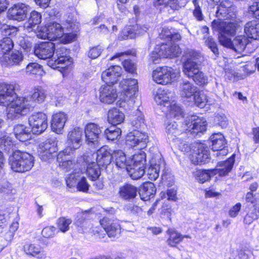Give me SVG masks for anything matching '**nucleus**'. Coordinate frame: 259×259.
Masks as SVG:
<instances>
[{"instance_id":"864d4df0","label":"nucleus","mask_w":259,"mask_h":259,"mask_svg":"<svg viewBox=\"0 0 259 259\" xmlns=\"http://www.w3.org/2000/svg\"><path fill=\"white\" fill-rule=\"evenodd\" d=\"M41 20V14L36 11H32L30 14L28 23L25 24L24 27L27 28H32L33 26L39 24Z\"/></svg>"},{"instance_id":"20e7f679","label":"nucleus","mask_w":259,"mask_h":259,"mask_svg":"<svg viewBox=\"0 0 259 259\" xmlns=\"http://www.w3.org/2000/svg\"><path fill=\"white\" fill-rule=\"evenodd\" d=\"M64 35L65 37H68L66 42L67 43L72 41L75 37L74 35L71 33L65 34L62 26L55 22H50L45 27H40L36 32V36L38 38L48 39L50 41L57 40Z\"/></svg>"},{"instance_id":"680f3d73","label":"nucleus","mask_w":259,"mask_h":259,"mask_svg":"<svg viewBox=\"0 0 259 259\" xmlns=\"http://www.w3.org/2000/svg\"><path fill=\"white\" fill-rule=\"evenodd\" d=\"M204 39L205 45L211 50L214 55H218L219 50L217 48V44L213 39L210 37H205Z\"/></svg>"},{"instance_id":"3c124183","label":"nucleus","mask_w":259,"mask_h":259,"mask_svg":"<svg viewBox=\"0 0 259 259\" xmlns=\"http://www.w3.org/2000/svg\"><path fill=\"white\" fill-rule=\"evenodd\" d=\"M120 128L113 126L110 128H106L104 131V134L108 140L114 141L118 139L121 135Z\"/></svg>"},{"instance_id":"603ef678","label":"nucleus","mask_w":259,"mask_h":259,"mask_svg":"<svg viewBox=\"0 0 259 259\" xmlns=\"http://www.w3.org/2000/svg\"><path fill=\"white\" fill-rule=\"evenodd\" d=\"M195 105L200 107L203 108L208 102V99L205 94L198 91L192 98Z\"/></svg>"},{"instance_id":"dca6fc26","label":"nucleus","mask_w":259,"mask_h":259,"mask_svg":"<svg viewBox=\"0 0 259 259\" xmlns=\"http://www.w3.org/2000/svg\"><path fill=\"white\" fill-rule=\"evenodd\" d=\"M206 121L204 118L192 115L185 121L184 130L185 133L191 132L193 135H197L206 131Z\"/></svg>"},{"instance_id":"7ed1b4c3","label":"nucleus","mask_w":259,"mask_h":259,"mask_svg":"<svg viewBox=\"0 0 259 259\" xmlns=\"http://www.w3.org/2000/svg\"><path fill=\"white\" fill-rule=\"evenodd\" d=\"M186 61L183 64V72L185 75L191 78L198 85L207 83L208 77L200 71L197 60L201 58L198 52L193 50L187 52L185 55Z\"/></svg>"},{"instance_id":"4c0bfd02","label":"nucleus","mask_w":259,"mask_h":259,"mask_svg":"<svg viewBox=\"0 0 259 259\" xmlns=\"http://www.w3.org/2000/svg\"><path fill=\"white\" fill-rule=\"evenodd\" d=\"M258 29L259 25L256 21L248 22L244 26V32L251 41L257 39L259 33Z\"/></svg>"},{"instance_id":"58836bf2","label":"nucleus","mask_w":259,"mask_h":259,"mask_svg":"<svg viewBox=\"0 0 259 259\" xmlns=\"http://www.w3.org/2000/svg\"><path fill=\"white\" fill-rule=\"evenodd\" d=\"M65 153L62 154L61 156L58 154L57 159L59 163V166L65 171H68L71 169L73 170V172L78 171L77 168L78 167V164L75 162L74 160L68 159L67 158H63V155H69Z\"/></svg>"},{"instance_id":"e2e57ef3","label":"nucleus","mask_w":259,"mask_h":259,"mask_svg":"<svg viewBox=\"0 0 259 259\" xmlns=\"http://www.w3.org/2000/svg\"><path fill=\"white\" fill-rule=\"evenodd\" d=\"M103 48L100 45L92 47L88 52V56L94 59L98 58L101 54Z\"/></svg>"},{"instance_id":"b1692460","label":"nucleus","mask_w":259,"mask_h":259,"mask_svg":"<svg viewBox=\"0 0 259 259\" xmlns=\"http://www.w3.org/2000/svg\"><path fill=\"white\" fill-rule=\"evenodd\" d=\"M100 225L109 237H116L120 233V227L117 221L105 217L100 220Z\"/></svg>"},{"instance_id":"39448f33","label":"nucleus","mask_w":259,"mask_h":259,"mask_svg":"<svg viewBox=\"0 0 259 259\" xmlns=\"http://www.w3.org/2000/svg\"><path fill=\"white\" fill-rule=\"evenodd\" d=\"M9 162L13 171L24 172L30 170L33 166L34 157L27 152L18 150L9 157Z\"/></svg>"},{"instance_id":"13d9d810","label":"nucleus","mask_w":259,"mask_h":259,"mask_svg":"<svg viewBox=\"0 0 259 259\" xmlns=\"http://www.w3.org/2000/svg\"><path fill=\"white\" fill-rule=\"evenodd\" d=\"M133 162V165H139V166L145 167L146 162V154L144 152H141L134 154L131 162Z\"/></svg>"},{"instance_id":"49530a36","label":"nucleus","mask_w":259,"mask_h":259,"mask_svg":"<svg viewBox=\"0 0 259 259\" xmlns=\"http://www.w3.org/2000/svg\"><path fill=\"white\" fill-rule=\"evenodd\" d=\"M159 36L161 39H170L171 40H180L181 35L176 32L175 29L171 28L163 27L159 34Z\"/></svg>"},{"instance_id":"6e6552de","label":"nucleus","mask_w":259,"mask_h":259,"mask_svg":"<svg viewBox=\"0 0 259 259\" xmlns=\"http://www.w3.org/2000/svg\"><path fill=\"white\" fill-rule=\"evenodd\" d=\"M178 126L175 121H168L165 123V132L170 141L174 143L181 151H186L188 148L186 142L182 139L183 137H179L183 132H185V130H184V124L180 128Z\"/></svg>"},{"instance_id":"bf43d9fd","label":"nucleus","mask_w":259,"mask_h":259,"mask_svg":"<svg viewBox=\"0 0 259 259\" xmlns=\"http://www.w3.org/2000/svg\"><path fill=\"white\" fill-rule=\"evenodd\" d=\"M79 177L80 175L78 171L73 172L66 179L67 186L69 188L76 186Z\"/></svg>"},{"instance_id":"1a4fd4ad","label":"nucleus","mask_w":259,"mask_h":259,"mask_svg":"<svg viewBox=\"0 0 259 259\" xmlns=\"http://www.w3.org/2000/svg\"><path fill=\"white\" fill-rule=\"evenodd\" d=\"M150 166L146 170L147 175L149 180L155 181L159 176L160 170L163 171L161 175V179L163 182H165L167 179V175L165 171V164L161 159V156L157 153L152 155L149 160Z\"/></svg>"},{"instance_id":"a18cd8bd","label":"nucleus","mask_w":259,"mask_h":259,"mask_svg":"<svg viewBox=\"0 0 259 259\" xmlns=\"http://www.w3.org/2000/svg\"><path fill=\"white\" fill-rule=\"evenodd\" d=\"M167 233L169 236L167 240V243L169 245L172 247L176 246L180 243L184 237H188V236H182L179 233L172 229H169Z\"/></svg>"},{"instance_id":"f257e3e1","label":"nucleus","mask_w":259,"mask_h":259,"mask_svg":"<svg viewBox=\"0 0 259 259\" xmlns=\"http://www.w3.org/2000/svg\"><path fill=\"white\" fill-rule=\"evenodd\" d=\"M20 90L17 83L0 84V105L7 107V117L13 119L28 114L32 108L30 102L25 97H17Z\"/></svg>"},{"instance_id":"0e129e2a","label":"nucleus","mask_w":259,"mask_h":259,"mask_svg":"<svg viewBox=\"0 0 259 259\" xmlns=\"http://www.w3.org/2000/svg\"><path fill=\"white\" fill-rule=\"evenodd\" d=\"M122 65L125 71L132 74L136 73V65L130 60H125L122 62Z\"/></svg>"},{"instance_id":"bb28decb","label":"nucleus","mask_w":259,"mask_h":259,"mask_svg":"<svg viewBox=\"0 0 259 259\" xmlns=\"http://www.w3.org/2000/svg\"><path fill=\"white\" fill-rule=\"evenodd\" d=\"M96 162L101 165L109 164L113 158V151L108 146H105L98 150L96 154Z\"/></svg>"},{"instance_id":"9b49d317","label":"nucleus","mask_w":259,"mask_h":259,"mask_svg":"<svg viewBox=\"0 0 259 259\" xmlns=\"http://www.w3.org/2000/svg\"><path fill=\"white\" fill-rule=\"evenodd\" d=\"M39 157L44 161H49L56 155L58 150L57 140L55 137L51 136L39 144Z\"/></svg>"},{"instance_id":"393cba45","label":"nucleus","mask_w":259,"mask_h":259,"mask_svg":"<svg viewBox=\"0 0 259 259\" xmlns=\"http://www.w3.org/2000/svg\"><path fill=\"white\" fill-rule=\"evenodd\" d=\"M212 27L213 29L219 31L220 34L233 36L236 33L235 27L231 22L214 20L212 22Z\"/></svg>"},{"instance_id":"37998d69","label":"nucleus","mask_w":259,"mask_h":259,"mask_svg":"<svg viewBox=\"0 0 259 259\" xmlns=\"http://www.w3.org/2000/svg\"><path fill=\"white\" fill-rule=\"evenodd\" d=\"M196 164L207 162L210 159V153L208 149L203 145H200L196 156Z\"/></svg>"},{"instance_id":"473e14b6","label":"nucleus","mask_w":259,"mask_h":259,"mask_svg":"<svg viewBox=\"0 0 259 259\" xmlns=\"http://www.w3.org/2000/svg\"><path fill=\"white\" fill-rule=\"evenodd\" d=\"M118 193L121 198L128 200L136 197L137 189L133 185L125 184L119 188Z\"/></svg>"},{"instance_id":"09e8293b","label":"nucleus","mask_w":259,"mask_h":259,"mask_svg":"<svg viewBox=\"0 0 259 259\" xmlns=\"http://www.w3.org/2000/svg\"><path fill=\"white\" fill-rule=\"evenodd\" d=\"M210 170L211 169H197L194 172V176L198 182L204 183L209 180L211 176H213Z\"/></svg>"},{"instance_id":"9d476101","label":"nucleus","mask_w":259,"mask_h":259,"mask_svg":"<svg viewBox=\"0 0 259 259\" xmlns=\"http://www.w3.org/2000/svg\"><path fill=\"white\" fill-rule=\"evenodd\" d=\"M179 76V71L166 66L157 68L152 73L153 80L157 83L162 85L171 83Z\"/></svg>"},{"instance_id":"f03ea898","label":"nucleus","mask_w":259,"mask_h":259,"mask_svg":"<svg viewBox=\"0 0 259 259\" xmlns=\"http://www.w3.org/2000/svg\"><path fill=\"white\" fill-rule=\"evenodd\" d=\"M119 87L120 97L117 104L126 111L134 110L131 113L133 116L131 124L138 128L144 124V118L139 109L137 107L135 109L136 94L138 89V81L134 78L123 79L120 81Z\"/></svg>"},{"instance_id":"c9c22d12","label":"nucleus","mask_w":259,"mask_h":259,"mask_svg":"<svg viewBox=\"0 0 259 259\" xmlns=\"http://www.w3.org/2000/svg\"><path fill=\"white\" fill-rule=\"evenodd\" d=\"M259 218V201L246 210V214L244 217L243 223L247 225H250Z\"/></svg>"},{"instance_id":"c03bdc74","label":"nucleus","mask_w":259,"mask_h":259,"mask_svg":"<svg viewBox=\"0 0 259 259\" xmlns=\"http://www.w3.org/2000/svg\"><path fill=\"white\" fill-rule=\"evenodd\" d=\"M86 164L88 163L87 167L86 169L87 173L89 178L93 181L97 180L100 175V170L99 166L97 162H92L89 163V161H85Z\"/></svg>"},{"instance_id":"338daca9","label":"nucleus","mask_w":259,"mask_h":259,"mask_svg":"<svg viewBox=\"0 0 259 259\" xmlns=\"http://www.w3.org/2000/svg\"><path fill=\"white\" fill-rule=\"evenodd\" d=\"M56 232V228L53 226H49L44 228L42 231L41 234L43 237L49 238L53 237Z\"/></svg>"},{"instance_id":"79ce46f5","label":"nucleus","mask_w":259,"mask_h":259,"mask_svg":"<svg viewBox=\"0 0 259 259\" xmlns=\"http://www.w3.org/2000/svg\"><path fill=\"white\" fill-rule=\"evenodd\" d=\"M156 189L152 183H147L143 184L139 191L141 198L144 200L150 199V196L155 193Z\"/></svg>"},{"instance_id":"6e6d98bb","label":"nucleus","mask_w":259,"mask_h":259,"mask_svg":"<svg viewBox=\"0 0 259 259\" xmlns=\"http://www.w3.org/2000/svg\"><path fill=\"white\" fill-rule=\"evenodd\" d=\"M71 223L72 220L70 219L61 217L57 220V227L60 231L65 233L69 230V225Z\"/></svg>"},{"instance_id":"f3484780","label":"nucleus","mask_w":259,"mask_h":259,"mask_svg":"<svg viewBox=\"0 0 259 259\" xmlns=\"http://www.w3.org/2000/svg\"><path fill=\"white\" fill-rule=\"evenodd\" d=\"M236 8L231 2L228 0H225L221 2L218 7L215 13L218 20L233 19L236 16Z\"/></svg>"},{"instance_id":"69168bd1","label":"nucleus","mask_w":259,"mask_h":259,"mask_svg":"<svg viewBox=\"0 0 259 259\" xmlns=\"http://www.w3.org/2000/svg\"><path fill=\"white\" fill-rule=\"evenodd\" d=\"M227 35L224 34H220L219 36V41L222 46L232 49L233 40Z\"/></svg>"},{"instance_id":"7c9ffc66","label":"nucleus","mask_w":259,"mask_h":259,"mask_svg":"<svg viewBox=\"0 0 259 259\" xmlns=\"http://www.w3.org/2000/svg\"><path fill=\"white\" fill-rule=\"evenodd\" d=\"M32 94L29 100L28 98L25 97L30 102L32 109L34 107L33 103L40 104L45 102L47 97L46 91L41 86H36L32 89Z\"/></svg>"},{"instance_id":"774afa93","label":"nucleus","mask_w":259,"mask_h":259,"mask_svg":"<svg viewBox=\"0 0 259 259\" xmlns=\"http://www.w3.org/2000/svg\"><path fill=\"white\" fill-rule=\"evenodd\" d=\"M241 207V204L239 202L233 206L229 211V216L231 218L236 217L240 211Z\"/></svg>"},{"instance_id":"5701e85b","label":"nucleus","mask_w":259,"mask_h":259,"mask_svg":"<svg viewBox=\"0 0 259 259\" xmlns=\"http://www.w3.org/2000/svg\"><path fill=\"white\" fill-rule=\"evenodd\" d=\"M28 7L23 3L17 4L9 9L8 16L10 19L21 21L25 19Z\"/></svg>"},{"instance_id":"cd10ccee","label":"nucleus","mask_w":259,"mask_h":259,"mask_svg":"<svg viewBox=\"0 0 259 259\" xmlns=\"http://www.w3.org/2000/svg\"><path fill=\"white\" fill-rule=\"evenodd\" d=\"M197 90V88L188 80H183L180 83V95L181 97L185 98L189 101H191Z\"/></svg>"},{"instance_id":"72a5a7b5","label":"nucleus","mask_w":259,"mask_h":259,"mask_svg":"<svg viewBox=\"0 0 259 259\" xmlns=\"http://www.w3.org/2000/svg\"><path fill=\"white\" fill-rule=\"evenodd\" d=\"M32 130L29 126L23 124H17L14 128L16 138L21 142H25L31 138Z\"/></svg>"},{"instance_id":"ea45409f","label":"nucleus","mask_w":259,"mask_h":259,"mask_svg":"<svg viewBox=\"0 0 259 259\" xmlns=\"http://www.w3.org/2000/svg\"><path fill=\"white\" fill-rule=\"evenodd\" d=\"M24 252L28 255L42 258L45 255L41 247L34 244H26L23 246Z\"/></svg>"},{"instance_id":"052dcab7","label":"nucleus","mask_w":259,"mask_h":259,"mask_svg":"<svg viewBox=\"0 0 259 259\" xmlns=\"http://www.w3.org/2000/svg\"><path fill=\"white\" fill-rule=\"evenodd\" d=\"M90 185L87 182L85 177L80 175L79 180L76 185L77 189L83 192H87Z\"/></svg>"},{"instance_id":"8fccbe9b","label":"nucleus","mask_w":259,"mask_h":259,"mask_svg":"<svg viewBox=\"0 0 259 259\" xmlns=\"http://www.w3.org/2000/svg\"><path fill=\"white\" fill-rule=\"evenodd\" d=\"M27 73L30 74H35L39 76H42L45 72L43 70L42 66L36 63H30L26 67Z\"/></svg>"},{"instance_id":"f8f14e48","label":"nucleus","mask_w":259,"mask_h":259,"mask_svg":"<svg viewBox=\"0 0 259 259\" xmlns=\"http://www.w3.org/2000/svg\"><path fill=\"white\" fill-rule=\"evenodd\" d=\"M84 133L87 144L91 148H97L101 138L102 127L96 123L90 122L85 126Z\"/></svg>"},{"instance_id":"412c9836","label":"nucleus","mask_w":259,"mask_h":259,"mask_svg":"<svg viewBox=\"0 0 259 259\" xmlns=\"http://www.w3.org/2000/svg\"><path fill=\"white\" fill-rule=\"evenodd\" d=\"M99 91V99L104 103L112 104L117 98L116 89L111 84H106V85H102Z\"/></svg>"},{"instance_id":"e433bc0d","label":"nucleus","mask_w":259,"mask_h":259,"mask_svg":"<svg viewBox=\"0 0 259 259\" xmlns=\"http://www.w3.org/2000/svg\"><path fill=\"white\" fill-rule=\"evenodd\" d=\"M116 165L121 168H126L130 166L131 160H127L125 154L121 150H116L113 151V158Z\"/></svg>"},{"instance_id":"aec40b11","label":"nucleus","mask_w":259,"mask_h":259,"mask_svg":"<svg viewBox=\"0 0 259 259\" xmlns=\"http://www.w3.org/2000/svg\"><path fill=\"white\" fill-rule=\"evenodd\" d=\"M55 45L52 41L41 42L35 46L34 53L40 59L52 58Z\"/></svg>"},{"instance_id":"de8ad7c7","label":"nucleus","mask_w":259,"mask_h":259,"mask_svg":"<svg viewBox=\"0 0 259 259\" xmlns=\"http://www.w3.org/2000/svg\"><path fill=\"white\" fill-rule=\"evenodd\" d=\"M126 170L132 179L138 180L141 178L145 172V167L139 165H130Z\"/></svg>"},{"instance_id":"2eb2a0df","label":"nucleus","mask_w":259,"mask_h":259,"mask_svg":"<svg viewBox=\"0 0 259 259\" xmlns=\"http://www.w3.org/2000/svg\"><path fill=\"white\" fill-rule=\"evenodd\" d=\"M28 122L32 132L35 134L44 132L48 127L47 115L42 112L35 113L29 117Z\"/></svg>"},{"instance_id":"0eeeda50","label":"nucleus","mask_w":259,"mask_h":259,"mask_svg":"<svg viewBox=\"0 0 259 259\" xmlns=\"http://www.w3.org/2000/svg\"><path fill=\"white\" fill-rule=\"evenodd\" d=\"M181 51L177 44L157 45L150 54L151 60L155 64L160 62L161 58H172L179 56Z\"/></svg>"},{"instance_id":"c756f323","label":"nucleus","mask_w":259,"mask_h":259,"mask_svg":"<svg viewBox=\"0 0 259 259\" xmlns=\"http://www.w3.org/2000/svg\"><path fill=\"white\" fill-rule=\"evenodd\" d=\"M211 142L212 150L213 151H219L217 153V155L223 154H226V151L224 150L226 144V140L224 136L221 133H215L213 134L210 138Z\"/></svg>"},{"instance_id":"2f4dec72","label":"nucleus","mask_w":259,"mask_h":259,"mask_svg":"<svg viewBox=\"0 0 259 259\" xmlns=\"http://www.w3.org/2000/svg\"><path fill=\"white\" fill-rule=\"evenodd\" d=\"M172 93L161 89L158 90L156 95L154 97L155 102L159 105H163L164 106L169 107L172 100Z\"/></svg>"},{"instance_id":"6ab92c4d","label":"nucleus","mask_w":259,"mask_h":259,"mask_svg":"<svg viewBox=\"0 0 259 259\" xmlns=\"http://www.w3.org/2000/svg\"><path fill=\"white\" fill-rule=\"evenodd\" d=\"M24 56L21 52L17 51L11 54L5 53L0 56V64L4 67L20 65L23 61Z\"/></svg>"},{"instance_id":"423d86ee","label":"nucleus","mask_w":259,"mask_h":259,"mask_svg":"<svg viewBox=\"0 0 259 259\" xmlns=\"http://www.w3.org/2000/svg\"><path fill=\"white\" fill-rule=\"evenodd\" d=\"M72 63L71 58L69 55V51L63 46L55 48L52 59L48 64L53 68H58L61 72L65 71Z\"/></svg>"},{"instance_id":"c85d7f7f","label":"nucleus","mask_w":259,"mask_h":259,"mask_svg":"<svg viewBox=\"0 0 259 259\" xmlns=\"http://www.w3.org/2000/svg\"><path fill=\"white\" fill-rule=\"evenodd\" d=\"M67 119V114L60 112L53 115L51 127L53 132L60 134L62 132Z\"/></svg>"},{"instance_id":"4be33fe9","label":"nucleus","mask_w":259,"mask_h":259,"mask_svg":"<svg viewBox=\"0 0 259 259\" xmlns=\"http://www.w3.org/2000/svg\"><path fill=\"white\" fill-rule=\"evenodd\" d=\"M122 68L118 65L112 66L103 71L102 73V79L106 84L113 85L116 82L118 78L122 74Z\"/></svg>"},{"instance_id":"a878e982","label":"nucleus","mask_w":259,"mask_h":259,"mask_svg":"<svg viewBox=\"0 0 259 259\" xmlns=\"http://www.w3.org/2000/svg\"><path fill=\"white\" fill-rule=\"evenodd\" d=\"M147 30L146 27L141 26L138 24L128 26L121 32L120 37L122 39L134 38L138 35L143 34Z\"/></svg>"},{"instance_id":"4468645a","label":"nucleus","mask_w":259,"mask_h":259,"mask_svg":"<svg viewBox=\"0 0 259 259\" xmlns=\"http://www.w3.org/2000/svg\"><path fill=\"white\" fill-rule=\"evenodd\" d=\"M83 132L79 127H75L68 133V146L62 151L59 152V155L62 154H71L73 151L79 148L81 145Z\"/></svg>"},{"instance_id":"f704fd0d","label":"nucleus","mask_w":259,"mask_h":259,"mask_svg":"<svg viewBox=\"0 0 259 259\" xmlns=\"http://www.w3.org/2000/svg\"><path fill=\"white\" fill-rule=\"evenodd\" d=\"M233 165L234 159L230 158L226 161L219 162L218 166L220 167V168L211 169L210 171L212 175L219 174L221 176H225L230 172Z\"/></svg>"},{"instance_id":"5fc2aeb1","label":"nucleus","mask_w":259,"mask_h":259,"mask_svg":"<svg viewBox=\"0 0 259 259\" xmlns=\"http://www.w3.org/2000/svg\"><path fill=\"white\" fill-rule=\"evenodd\" d=\"M169 116L170 117L177 118L183 117V111L181 108L174 101L169 104Z\"/></svg>"},{"instance_id":"4d7b16f0","label":"nucleus","mask_w":259,"mask_h":259,"mask_svg":"<svg viewBox=\"0 0 259 259\" xmlns=\"http://www.w3.org/2000/svg\"><path fill=\"white\" fill-rule=\"evenodd\" d=\"M13 46V41L10 37H6L1 39L0 40V48L2 50V54H0V56L11 50Z\"/></svg>"},{"instance_id":"a211bd4d","label":"nucleus","mask_w":259,"mask_h":259,"mask_svg":"<svg viewBox=\"0 0 259 259\" xmlns=\"http://www.w3.org/2000/svg\"><path fill=\"white\" fill-rule=\"evenodd\" d=\"M244 35H239L233 40L232 49L241 53L246 50L247 53H251L257 48V46Z\"/></svg>"},{"instance_id":"a19ab883","label":"nucleus","mask_w":259,"mask_h":259,"mask_svg":"<svg viewBox=\"0 0 259 259\" xmlns=\"http://www.w3.org/2000/svg\"><path fill=\"white\" fill-rule=\"evenodd\" d=\"M124 118L123 112L117 108H112L108 111V120L112 124H120L124 121Z\"/></svg>"},{"instance_id":"ddd939ff","label":"nucleus","mask_w":259,"mask_h":259,"mask_svg":"<svg viewBox=\"0 0 259 259\" xmlns=\"http://www.w3.org/2000/svg\"><path fill=\"white\" fill-rule=\"evenodd\" d=\"M125 141L128 146L141 150L147 147L149 136L146 133L134 130L127 135Z\"/></svg>"}]
</instances>
